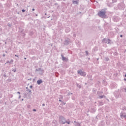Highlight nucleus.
<instances>
[{
    "label": "nucleus",
    "instance_id": "nucleus-1",
    "mask_svg": "<svg viewBox=\"0 0 126 126\" xmlns=\"http://www.w3.org/2000/svg\"><path fill=\"white\" fill-rule=\"evenodd\" d=\"M98 15L101 18H106L107 16L106 15V11L101 10L98 12Z\"/></svg>",
    "mask_w": 126,
    "mask_h": 126
},
{
    "label": "nucleus",
    "instance_id": "nucleus-2",
    "mask_svg": "<svg viewBox=\"0 0 126 126\" xmlns=\"http://www.w3.org/2000/svg\"><path fill=\"white\" fill-rule=\"evenodd\" d=\"M65 118L63 116H60L59 117V122L62 125H64L65 124Z\"/></svg>",
    "mask_w": 126,
    "mask_h": 126
},
{
    "label": "nucleus",
    "instance_id": "nucleus-3",
    "mask_svg": "<svg viewBox=\"0 0 126 126\" xmlns=\"http://www.w3.org/2000/svg\"><path fill=\"white\" fill-rule=\"evenodd\" d=\"M78 74H80L81 76H86V72L82 71L81 70L77 71Z\"/></svg>",
    "mask_w": 126,
    "mask_h": 126
},
{
    "label": "nucleus",
    "instance_id": "nucleus-4",
    "mask_svg": "<svg viewBox=\"0 0 126 126\" xmlns=\"http://www.w3.org/2000/svg\"><path fill=\"white\" fill-rule=\"evenodd\" d=\"M35 71H39L40 74H43L44 73V69L39 68L38 69H36Z\"/></svg>",
    "mask_w": 126,
    "mask_h": 126
},
{
    "label": "nucleus",
    "instance_id": "nucleus-5",
    "mask_svg": "<svg viewBox=\"0 0 126 126\" xmlns=\"http://www.w3.org/2000/svg\"><path fill=\"white\" fill-rule=\"evenodd\" d=\"M110 39H106V38H104L102 40V42L103 43H107V44H110Z\"/></svg>",
    "mask_w": 126,
    "mask_h": 126
},
{
    "label": "nucleus",
    "instance_id": "nucleus-6",
    "mask_svg": "<svg viewBox=\"0 0 126 126\" xmlns=\"http://www.w3.org/2000/svg\"><path fill=\"white\" fill-rule=\"evenodd\" d=\"M120 116L121 118H124V119H126V115L124 113H121Z\"/></svg>",
    "mask_w": 126,
    "mask_h": 126
},
{
    "label": "nucleus",
    "instance_id": "nucleus-7",
    "mask_svg": "<svg viewBox=\"0 0 126 126\" xmlns=\"http://www.w3.org/2000/svg\"><path fill=\"white\" fill-rule=\"evenodd\" d=\"M69 39H66L64 41V45H68V44H69Z\"/></svg>",
    "mask_w": 126,
    "mask_h": 126
},
{
    "label": "nucleus",
    "instance_id": "nucleus-8",
    "mask_svg": "<svg viewBox=\"0 0 126 126\" xmlns=\"http://www.w3.org/2000/svg\"><path fill=\"white\" fill-rule=\"evenodd\" d=\"M37 83L38 85H40L41 83H43V80L42 79H40L37 81Z\"/></svg>",
    "mask_w": 126,
    "mask_h": 126
},
{
    "label": "nucleus",
    "instance_id": "nucleus-9",
    "mask_svg": "<svg viewBox=\"0 0 126 126\" xmlns=\"http://www.w3.org/2000/svg\"><path fill=\"white\" fill-rule=\"evenodd\" d=\"M61 57H62V60H63V61H67V58H66V57H63V54L61 55Z\"/></svg>",
    "mask_w": 126,
    "mask_h": 126
},
{
    "label": "nucleus",
    "instance_id": "nucleus-10",
    "mask_svg": "<svg viewBox=\"0 0 126 126\" xmlns=\"http://www.w3.org/2000/svg\"><path fill=\"white\" fill-rule=\"evenodd\" d=\"M65 31L66 33H68L69 32H70V29H69V28H66Z\"/></svg>",
    "mask_w": 126,
    "mask_h": 126
},
{
    "label": "nucleus",
    "instance_id": "nucleus-11",
    "mask_svg": "<svg viewBox=\"0 0 126 126\" xmlns=\"http://www.w3.org/2000/svg\"><path fill=\"white\" fill-rule=\"evenodd\" d=\"M52 126H57V121L54 120V121L52 122Z\"/></svg>",
    "mask_w": 126,
    "mask_h": 126
},
{
    "label": "nucleus",
    "instance_id": "nucleus-12",
    "mask_svg": "<svg viewBox=\"0 0 126 126\" xmlns=\"http://www.w3.org/2000/svg\"><path fill=\"white\" fill-rule=\"evenodd\" d=\"M74 123H75V126H80V124H79L78 122H76V121H74Z\"/></svg>",
    "mask_w": 126,
    "mask_h": 126
},
{
    "label": "nucleus",
    "instance_id": "nucleus-13",
    "mask_svg": "<svg viewBox=\"0 0 126 126\" xmlns=\"http://www.w3.org/2000/svg\"><path fill=\"white\" fill-rule=\"evenodd\" d=\"M26 88L27 91V92H28V93H31L32 91L31 90H29V89H28V87H26Z\"/></svg>",
    "mask_w": 126,
    "mask_h": 126
},
{
    "label": "nucleus",
    "instance_id": "nucleus-14",
    "mask_svg": "<svg viewBox=\"0 0 126 126\" xmlns=\"http://www.w3.org/2000/svg\"><path fill=\"white\" fill-rule=\"evenodd\" d=\"M73 4H78V1H73Z\"/></svg>",
    "mask_w": 126,
    "mask_h": 126
},
{
    "label": "nucleus",
    "instance_id": "nucleus-15",
    "mask_svg": "<svg viewBox=\"0 0 126 126\" xmlns=\"http://www.w3.org/2000/svg\"><path fill=\"white\" fill-rule=\"evenodd\" d=\"M13 63V60H11V62H9L8 61L6 62V63Z\"/></svg>",
    "mask_w": 126,
    "mask_h": 126
},
{
    "label": "nucleus",
    "instance_id": "nucleus-16",
    "mask_svg": "<svg viewBox=\"0 0 126 126\" xmlns=\"http://www.w3.org/2000/svg\"><path fill=\"white\" fill-rule=\"evenodd\" d=\"M105 97V95H100L99 96V99H102V98H104Z\"/></svg>",
    "mask_w": 126,
    "mask_h": 126
},
{
    "label": "nucleus",
    "instance_id": "nucleus-17",
    "mask_svg": "<svg viewBox=\"0 0 126 126\" xmlns=\"http://www.w3.org/2000/svg\"><path fill=\"white\" fill-rule=\"evenodd\" d=\"M104 60H105V61H106V62H108V61H109V58H108V57H105V58H104Z\"/></svg>",
    "mask_w": 126,
    "mask_h": 126
},
{
    "label": "nucleus",
    "instance_id": "nucleus-18",
    "mask_svg": "<svg viewBox=\"0 0 126 126\" xmlns=\"http://www.w3.org/2000/svg\"><path fill=\"white\" fill-rule=\"evenodd\" d=\"M77 87H78V88H81V86H80V85L77 84Z\"/></svg>",
    "mask_w": 126,
    "mask_h": 126
},
{
    "label": "nucleus",
    "instance_id": "nucleus-19",
    "mask_svg": "<svg viewBox=\"0 0 126 126\" xmlns=\"http://www.w3.org/2000/svg\"><path fill=\"white\" fill-rule=\"evenodd\" d=\"M65 124H67L68 125H69V124H70V121H65Z\"/></svg>",
    "mask_w": 126,
    "mask_h": 126
},
{
    "label": "nucleus",
    "instance_id": "nucleus-20",
    "mask_svg": "<svg viewBox=\"0 0 126 126\" xmlns=\"http://www.w3.org/2000/svg\"><path fill=\"white\" fill-rule=\"evenodd\" d=\"M12 71H13L14 72H16V69H12Z\"/></svg>",
    "mask_w": 126,
    "mask_h": 126
},
{
    "label": "nucleus",
    "instance_id": "nucleus-21",
    "mask_svg": "<svg viewBox=\"0 0 126 126\" xmlns=\"http://www.w3.org/2000/svg\"><path fill=\"white\" fill-rule=\"evenodd\" d=\"M70 95H72V93H68L67 94V96H69Z\"/></svg>",
    "mask_w": 126,
    "mask_h": 126
},
{
    "label": "nucleus",
    "instance_id": "nucleus-22",
    "mask_svg": "<svg viewBox=\"0 0 126 126\" xmlns=\"http://www.w3.org/2000/svg\"><path fill=\"white\" fill-rule=\"evenodd\" d=\"M7 26H8L9 27H11V24L9 23L7 24Z\"/></svg>",
    "mask_w": 126,
    "mask_h": 126
},
{
    "label": "nucleus",
    "instance_id": "nucleus-23",
    "mask_svg": "<svg viewBox=\"0 0 126 126\" xmlns=\"http://www.w3.org/2000/svg\"><path fill=\"white\" fill-rule=\"evenodd\" d=\"M113 2H117V0H112Z\"/></svg>",
    "mask_w": 126,
    "mask_h": 126
},
{
    "label": "nucleus",
    "instance_id": "nucleus-24",
    "mask_svg": "<svg viewBox=\"0 0 126 126\" xmlns=\"http://www.w3.org/2000/svg\"><path fill=\"white\" fill-rule=\"evenodd\" d=\"M86 56H88V51H86Z\"/></svg>",
    "mask_w": 126,
    "mask_h": 126
},
{
    "label": "nucleus",
    "instance_id": "nucleus-25",
    "mask_svg": "<svg viewBox=\"0 0 126 126\" xmlns=\"http://www.w3.org/2000/svg\"><path fill=\"white\" fill-rule=\"evenodd\" d=\"M92 110H93V111H92V112H95V111L94 108L92 109Z\"/></svg>",
    "mask_w": 126,
    "mask_h": 126
},
{
    "label": "nucleus",
    "instance_id": "nucleus-26",
    "mask_svg": "<svg viewBox=\"0 0 126 126\" xmlns=\"http://www.w3.org/2000/svg\"><path fill=\"white\" fill-rule=\"evenodd\" d=\"M22 11L23 12H25V10L23 9V10H22Z\"/></svg>",
    "mask_w": 126,
    "mask_h": 126
},
{
    "label": "nucleus",
    "instance_id": "nucleus-27",
    "mask_svg": "<svg viewBox=\"0 0 126 126\" xmlns=\"http://www.w3.org/2000/svg\"><path fill=\"white\" fill-rule=\"evenodd\" d=\"M30 88H33V86H30Z\"/></svg>",
    "mask_w": 126,
    "mask_h": 126
},
{
    "label": "nucleus",
    "instance_id": "nucleus-28",
    "mask_svg": "<svg viewBox=\"0 0 126 126\" xmlns=\"http://www.w3.org/2000/svg\"><path fill=\"white\" fill-rule=\"evenodd\" d=\"M33 112H36V109H33Z\"/></svg>",
    "mask_w": 126,
    "mask_h": 126
},
{
    "label": "nucleus",
    "instance_id": "nucleus-29",
    "mask_svg": "<svg viewBox=\"0 0 126 126\" xmlns=\"http://www.w3.org/2000/svg\"><path fill=\"white\" fill-rule=\"evenodd\" d=\"M3 76H4V77H6V75L4 74Z\"/></svg>",
    "mask_w": 126,
    "mask_h": 126
},
{
    "label": "nucleus",
    "instance_id": "nucleus-30",
    "mask_svg": "<svg viewBox=\"0 0 126 126\" xmlns=\"http://www.w3.org/2000/svg\"><path fill=\"white\" fill-rule=\"evenodd\" d=\"M20 98H21V95L19 96V99H20Z\"/></svg>",
    "mask_w": 126,
    "mask_h": 126
},
{
    "label": "nucleus",
    "instance_id": "nucleus-31",
    "mask_svg": "<svg viewBox=\"0 0 126 126\" xmlns=\"http://www.w3.org/2000/svg\"><path fill=\"white\" fill-rule=\"evenodd\" d=\"M42 106H43V107L45 106V104L43 103V104H42Z\"/></svg>",
    "mask_w": 126,
    "mask_h": 126
},
{
    "label": "nucleus",
    "instance_id": "nucleus-32",
    "mask_svg": "<svg viewBox=\"0 0 126 126\" xmlns=\"http://www.w3.org/2000/svg\"><path fill=\"white\" fill-rule=\"evenodd\" d=\"M17 94H20V92H17Z\"/></svg>",
    "mask_w": 126,
    "mask_h": 126
},
{
    "label": "nucleus",
    "instance_id": "nucleus-33",
    "mask_svg": "<svg viewBox=\"0 0 126 126\" xmlns=\"http://www.w3.org/2000/svg\"><path fill=\"white\" fill-rule=\"evenodd\" d=\"M32 11H34L35 10V9L33 8V9H32Z\"/></svg>",
    "mask_w": 126,
    "mask_h": 126
},
{
    "label": "nucleus",
    "instance_id": "nucleus-34",
    "mask_svg": "<svg viewBox=\"0 0 126 126\" xmlns=\"http://www.w3.org/2000/svg\"><path fill=\"white\" fill-rule=\"evenodd\" d=\"M15 57H17V58H18V55H15Z\"/></svg>",
    "mask_w": 126,
    "mask_h": 126
},
{
    "label": "nucleus",
    "instance_id": "nucleus-35",
    "mask_svg": "<svg viewBox=\"0 0 126 126\" xmlns=\"http://www.w3.org/2000/svg\"><path fill=\"white\" fill-rule=\"evenodd\" d=\"M61 99H63V96L61 95Z\"/></svg>",
    "mask_w": 126,
    "mask_h": 126
},
{
    "label": "nucleus",
    "instance_id": "nucleus-36",
    "mask_svg": "<svg viewBox=\"0 0 126 126\" xmlns=\"http://www.w3.org/2000/svg\"><path fill=\"white\" fill-rule=\"evenodd\" d=\"M50 46H51V47H53V44H51Z\"/></svg>",
    "mask_w": 126,
    "mask_h": 126
},
{
    "label": "nucleus",
    "instance_id": "nucleus-37",
    "mask_svg": "<svg viewBox=\"0 0 126 126\" xmlns=\"http://www.w3.org/2000/svg\"><path fill=\"white\" fill-rule=\"evenodd\" d=\"M3 57H5V54H3Z\"/></svg>",
    "mask_w": 126,
    "mask_h": 126
},
{
    "label": "nucleus",
    "instance_id": "nucleus-38",
    "mask_svg": "<svg viewBox=\"0 0 126 126\" xmlns=\"http://www.w3.org/2000/svg\"><path fill=\"white\" fill-rule=\"evenodd\" d=\"M120 37L122 38L123 37V35H121Z\"/></svg>",
    "mask_w": 126,
    "mask_h": 126
},
{
    "label": "nucleus",
    "instance_id": "nucleus-39",
    "mask_svg": "<svg viewBox=\"0 0 126 126\" xmlns=\"http://www.w3.org/2000/svg\"><path fill=\"white\" fill-rule=\"evenodd\" d=\"M63 104L64 105H65V102H63Z\"/></svg>",
    "mask_w": 126,
    "mask_h": 126
},
{
    "label": "nucleus",
    "instance_id": "nucleus-40",
    "mask_svg": "<svg viewBox=\"0 0 126 126\" xmlns=\"http://www.w3.org/2000/svg\"><path fill=\"white\" fill-rule=\"evenodd\" d=\"M59 101H60V102H62V100L60 99V100H59Z\"/></svg>",
    "mask_w": 126,
    "mask_h": 126
},
{
    "label": "nucleus",
    "instance_id": "nucleus-41",
    "mask_svg": "<svg viewBox=\"0 0 126 126\" xmlns=\"http://www.w3.org/2000/svg\"><path fill=\"white\" fill-rule=\"evenodd\" d=\"M124 80H125V81H126V79L125 78V79H124Z\"/></svg>",
    "mask_w": 126,
    "mask_h": 126
},
{
    "label": "nucleus",
    "instance_id": "nucleus-42",
    "mask_svg": "<svg viewBox=\"0 0 126 126\" xmlns=\"http://www.w3.org/2000/svg\"><path fill=\"white\" fill-rule=\"evenodd\" d=\"M118 54V53H115V55H117Z\"/></svg>",
    "mask_w": 126,
    "mask_h": 126
},
{
    "label": "nucleus",
    "instance_id": "nucleus-43",
    "mask_svg": "<svg viewBox=\"0 0 126 126\" xmlns=\"http://www.w3.org/2000/svg\"><path fill=\"white\" fill-rule=\"evenodd\" d=\"M125 91L126 92V89H125Z\"/></svg>",
    "mask_w": 126,
    "mask_h": 126
},
{
    "label": "nucleus",
    "instance_id": "nucleus-44",
    "mask_svg": "<svg viewBox=\"0 0 126 126\" xmlns=\"http://www.w3.org/2000/svg\"><path fill=\"white\" fill-rule=\"evenodd\" d=\"M94 49H97V47H94Z\"/></svg>",
    "mask_w": 126,
    "mask_h": 126
},
{
    "label": "nucleus",
    "instance_id": "nucleus-45",
    "mask_svg": "<svg viewBox=\"0 0 126 126\" xmlns=\"http://www.w3.org/2000/svg\"><path fill=\"white\" fill-rule=\"evenodd\" d=\"M73 36H74V37H75V34H74V35H73Z\"/></svg>",
    "mask_w": 126,
    "mask_h": 126
},
{
    "label": "nucleus",
    "instance_id": "nucleus-46",
    "mask_svg": "<svg viewBox=\"0 0 126 126\" xmlns=\"http://www.w3.org/2000/svg\"><path fill=\"white\" fill-rule=\"evenodd\" d=\"M5 53H7V51H5Z\"/></svg>",
    "mask_w": 126,
    "mask_h": 126
},
{
    "label": "nucleus",
    "instance_id": "nucleus-47",
    "mask_svg": "<svg viewBox=\"0 0 126 126\" xmlns=\"http://www.w3.org/2000/svg\"><path fill=\"white\" fill-rule=\"evenodd\" d=\"M24 60H26V58H24Z\"/></svg>",
    "mask_w": 126,
    "mask_h": 126
},
{
    "label": "nucleus",
    "instance_id": "nucleus-48",
    "mask_svg": "<svg viewBox=\"0 0 126 126\" xmlns=\"http://www.w3.org/2000/svg\"><path fill=\"white\" fill-rule=\"evenodd\" d=\"M124 110H126V107L124 109Z\"/></svg>",
    "mask_w": 126,
    "mask_h": 126
},
{
    "label": "nucleus",
    "instance_id": "nucleus-49",
    "mask_svg": "<svg viewBox=\"0 0 126 126\" xmlns=\"http://www.w3.org/2000/svg\"><path fill=\"white\" fill-rule=\"evenodd\" d=\"M45 15H47V13H45Z\"/></svg>",
    "mask_w": 126,
    "mask_h": 126
},
{
    "label": "nucleus",
    "instance_id": "nucleus-50",
    "mask_svg": "<svg viewBox=\"0 0 126 126\" xmlns=\"http://www.w3.org/2000/svg\"><path fill=\"white\" fill-rule=\"evenodd\" d=\"M119 96H116V98H118Z\"/></svg>",
    "mask_w": 126,
    "mask_h": 126
},
{
    "label": "nucleus",
    "instance_id": "nucleus-51",
    "mask_svg": "<svg viewBox=\"0 0 126 126\" xmlns=\"http://www.w3.org/2000/svg\"><path fill=\"white\" fill-rule=\"evenodd\" d=\"M23 100H24V99H22V101H23Z\"/></svg>",
    "mask_w": 126,
    "mask_h": 126
},
{
    "label": "nucleus",
    "instance_id": "nucleus-52",
    "mask_svg": "<svg viewBox=\"0 0 126 126\" xmlns=\"http://www.w3.org/2000/svg\"><path fill=\"white\" fill-rule=\"evenodd\" d=\"M64 1H65V0H63Z\"/></svg>",
    "mask_w": 126,
    "mask_h": 126
},
{
    "label": "nucleus",
    "instance_id": "nucleus-53",
    "mask_svg": "<svg viewBox=\"0 0 126 126\" xmlns=\"http://www.w3.org/2000/svg\"><path fill=\"white\" fill-rule=\"evenodd\" d=\"M125 77H126V75H125Z\"/></svg>",
    "mask_w": 126,
    "mask_h": 126
},
{
    "label": "nucleus",
    "instance_id": "nucleus-54",
    "mask_svg": "<svg viewBox=\"0 0 126 126\" xmlns=\"http://www.w3.org/2000/svg\"><path fill=\"white\" fill-rule=\"evenodd\" d=\"M5 44H6V42H5Z\"/></svg>",
    "mask_w": 126,
    "mask_h": 126
}]
</instances>
